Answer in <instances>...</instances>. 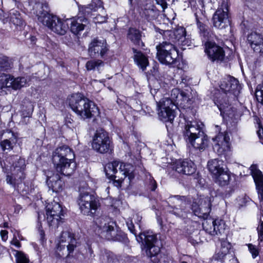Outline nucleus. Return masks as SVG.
<instances>
[{
    "instance_id": "obj_1",
    "label": "nucleus",
    "mask_w": 263,
    "mask_h": 263,
    "mask_svg": "<svg viewBox=\"0 0 263 263\" xmlns=\"http://www.w3.org/2000/svg\"><path fill=\"white\" fill-rule=\"evenodd\" d=\"M74 157L73 151L68 146L56 148L53 153L52 161L57 171L65 176L71 175L76 167Z\"/></svg>"
},
{
    "instance_id": "obj_2",
    "label": "nucleus",
    "mask_w": 263,
    "mask_h": 263,
    "mask_svg": "<svg viewBox=\"0 0 263 263\" xmlns=\"http://www.w3.org/2000/svg\"><path fill=\"white\" fill-rule=\"evenodd\" d=\"M200 208L199 210H195V215L204 219L202 226L205 231L211 235H217L224 231V223L223 221L208 219L209 214L211 211V202L209 197L200 198L198 200Z\"/></svg>"
},
{
    "instance_id": "obj_3",
    "label": "nucleus",
    "mask_w": 263,
    "mask_h": 263,
    "mask_svg": "<svg viewBox=\"0 0 263 263\" xmlns=\"http://www.w3.org/2000/svg\"><path fill=\"white\" fill-rule=\"evenodd\" d=\"M106 175L117 187L121 185L122 182L127 177L128 182L134 178V166L129 163H124L118 161L108 163L105 167Z\"/></svg>"
},
{
    "instance_id": "obj_4",
    "label": "nucleus",
    "mask_w": 263,
    "mask_h": 263,
    "mask_svg": "<svg viewBox=\"0 0 263 263\" xmlns=\"http://www.w3.org/2000/svg\"><path fill=\"white\" fill-rule=\"evenodd\" d=\"M71 108L83 120L90 119L99 114L98 107L81 93H75L69 98Z\"/></svg>"
},
{
    "instance_id": "obj_5",
    "label": "nucleus",
    "mask_w": 263,
    "mask_h": 263,
    "mask_svg": "<svg viewBox=\"0 0 263 263\" xmlns=\"http://www.w3.org/2000/svg\"><path fill=\"white\" fill-rule=\"evenodd\" d=\"M96 224L98 228V233L103 238L119 242H124L127 239L126 234L109 217H99L96 220Z\"/></svg>"
},
{
    "instance_id": "obj_6",
    "label": "nucleus",
    "mask_w": 263,
    "mask_h": 263,
    "mask_svg": "<svg viewBox=\"0 0 263 263\" xmlns=\"http://www.w3.org/2000/svg\"><path fill=\"white\" fill-rule=\"evenodd\" d=\"M136 239L139 242L142 243L146 248V254L153 263H163L165 262V257L159 253L160 248L156 246L157 238L156 235L152 232L140 233Z\"/></svg>"
},
{
    "instance_id": "obj_7",
    "label": "nucleus",
    "mask_w": 263,
    "mask_h": 263,
    "mask_svg": "<svg viewBox=\"0 0 263 263\" xmlns=\"http://www.w3.org/2000/svg\"><path fill=\"white\" fill-rule=\"evenodd\" d=\"M36 15L39 22L58 35L65 34L69 28L68 19L62 20L44 10L40 11Z\"/></svg>"
},
{
    "instance_id": "obj_8",
    "label": "nucleus",
    "mask_w": 263,
    "mask_h": 263,
    "mask_svg": "<svg viewBox=\"0 0 263 263\" xmlns=\"http://www.w3.org/2000/svg\"><path fill=\"white\" fill-rule=\"evenodd\" d=\"M208 167L216 183L220 186H225L229 183L230 173L226 167L223 161L219 159H212L208 161Z\"/></svg>"
},
{
    "instance_id": "obj_9",
    "label": "nucleus",
    "mask_w": 263,
    "mask_h": 263,
    "mask_svg": "<svg viewBox=\"0 0 263 263\" xmlns=\"http://www.w3.org/2000/svg\"><path fill=\"white\" fill-rule=\"evenodd\" d=\"M77 202L81 212L86 215L93 216L100 206L99 200L93 195L81 188Z\"/></svg>"
},
{
    "instance_id": "obj_10",
    "label": "nucleus",
    "mask_w": 263,
    "mask_h": 263,
    "mask_svg": "<svg viewBox=\"0 0 263 263\" xmlns=\"http://www.w3.org/2000/svg\"><path fill=\"white\" fill-rule=\"evenodd\" d=\"M78 246V241L72 233L63 232L57 247L56 253L60 257H67L72 254Z\"/></svg>"
},
{
    "instance_id": "obj_11",
    "label": "nucleus",
    "mask_w": 263,
    "mask_h": 263,
    "mask_svg": "<svg viewBox=\"0 0 263 263\" xmlns=\"http://www.w3.org/2000/svg\"><path fill=\"white\" fill-rule=\"evenodd\" d=\"M156 48L158 59L161 63L171 65L176 63L178 57V52L172 42L164 41L157 45Z\"/></svg>"
},
{
    "instance_id": "obj_12",
    "label": "nucleus",
    "mask_w": 263,
    "mask_h": 263,
    "mask_svg": "<svg viewBox=\"0 0 263 263\" xmlns=\"http://www.w3.org/2000/svg\"><path fill=\"white\" fill-rule=\"evenodd\" d=\"M158 114L159 119L163 122H172L175 117L176 106L173 103L171 97H164L159 101L156 100Z\"/></svg>"
},
{
    "instance_id": "obj_13",
    "label": "nucleus",
    "mask_w": 263,
    "mask_h": 263,
    "mask_svg": "<svg viewBox=\"0 0 263 263\" xmlns=\"http://www.w3.org/2000/svg\"><path fill=\"white\" fill-rule=\"evenodd\" d=\"M91 146L95 151L101 154L111 151L113 148L108 133L103 129L97 130L93 136Z\"/></svg>"
},
{
    "instance_id": "obj_14",
    "label": "nucleus",
    "mask_w": 263,
    "mask_h": 263,
    "mask_svg": "<svg viewBox=\"0 0 263 263\" xmlns=\"http://www.w3.org/2000/svg\"><path fill=\"white\" fill-rule=\"evenodd\" d=\"M46 220L49 227L57 228L61 221L63 215L62 205L57 201L48 203L46 206Z\"/></svg>"
},
{
    "instance_id": "obj_15",
    "label": "nucleus",
    "mask_w": 263,
    "mask_h": 263,
    "mask_svg": "<svg viewBox=\"0 0 263 263\" xmlns=\"http://www.w3.org/2000/svg\"><path fill=\"white\" fill-rule=\"evenodd\" d=\"M228 10L227 1L222 0L220 6L213 16V24L215 28L222 29L228 26Z\"/></svg>"
},
{
    "instance_id": "obj_16",
    "label": "nucleus",
    "mask_w": 263,
    "mask_h": 263,
    "mask_svg": "<svg viewBox=\"0 0 263 263\" xmlns=\"http://www.w3.org/2000/svg\"><path fill=\"white\" fill-rule=\"evenodd\" d=\"M214 151L218 155H222L230 150V138L226 133H220L213 138Z\"/></svg>"
},
{
    "instance_id": "obj_17",
    "label": "nucleus",
    "mask_w": 263,
    "mask_h": 263,
    "mask_svg": "<svg viewBox=\"0 0 263 263\" xmlns=\"http://www.w3.org/2000/svg\"><path fill=\"white\" fill-rule=\"evenodd\" d=\"M204 46L205 52L212 62H221L223 60L225 53L222 47L210 41H206Z\"/></svg>"
},
{
    "instance_id": "obj_18",
    "label": "nucleus",
    "mask_w": 263,
    "mask_h": 263,
    "mask_svg": "<svg viewBox=\"0 0 263 263\" xmlns=\"http://www.w3.org/2000/svg\"><path fill=\"white\" fill-rule=\"evenodd\" d=\"M164 36L169 37L168 42L173 44L178 42L179 45L182 46L189 45V41L186 37V30L183 27H178L174 31L166 30L164 32Z\"/></svg>"
},
{
    "instance_id": "obj_19",
    "label": "nucleus",
    "mask_w": 263,
    "mask_h": 263,
    "mask_svg": "<svg viewBox=\"0 0 263 263\" xmlns=\"http://www.w3.org/2000/svg\"><path fill=\"white\" fill-rule=\"evenodd\" d=\"M6 163L11 164V172L18 173V178L21 180L25 178L24 171L26 168L25 160L17 155L11 156L6 159Z\"/></svg>"
},
{
    "instance_id": "obj_20",
    "label": "nucleus",
    "mask_w": 263,
    "mask_h": 263,
    "mask_svg": "<svg viewBox=\"0 0 263 263\" xmlns=\"http://www.w3.org/2000/svg\"><path fill=\"white\" fill-rule=\"evenodd\" d=\"M171 199L175 205L171 208L169 212L179 217H185L187 213V210L186 209V197L175 195L172 197Z\"/></svg>"
},
{
    "instance_id": "obj_21",
    "label": "nucleus",
    "mask_w": 263,
    "mask_h": 263,
    "mask_svg": "<svg viewBox=\"0 0 263 263\" xmlns=\"http://www.w3.org/2000/svg\"><path fill=\"white\" fill-rule=\"evenodd\" d=\"M108 49L106 41L103 39H94L89 45L88 52L91 57H101L106 53Z\"/></svg>"
},
{
    "instance_id": "obj_22",
    "label": "nucleus",
    "mask_w": 263,
    "mask_h": 263,
    "mask_svg": "<svg viewBox=\"0 0 263 263\" xmlns=\"http://www.w3.org/2000/svg\"><path fill=\"white\" fill-rule=\"evenodd\" d=\"M220 88L226 94L229 92L236 96L239 91L240 86L239 82L236 79L229 77L221 82Z\"/></svg>"
},
{
    "instance_id": "obj_23",
    "label": "nucleus",
    "mask_w": 263,
    "mask_h": 263,
    "mask_svg": "<svg viewBox=\"0 0 263 263\" xmlns=\"http://www.w3.org/2000/svg\"><path fill=\"white\" fill-rule=\"evenodd\" d=\"M247 42L254 52L263 55V37L261 34L252 32L247 36Z\"/></svg>"
},
{
    "instance_id": "obj_24",
    "label": "nucleus",
    "mask_w": 263,
    "mask_h": 263,
    "mask_svg": "<svg viewBox=\"0 0 263 263\" xmlns=\"http://www.w3.org/2000/svg\"><path fill=\"white\" fill-rule=\"evenodd\" d=\"M171 99L176 106H180L184 108L188 106V102L190 100L189 97L186 93L177 88L172 89L171 94Z\"/></svg>"
},
{
    "instance_id": "obj_25",
    "label": "nucleus",
    "mask_w": 263,
    "mask_h": 263,
    "mask_svg": "<svg viewBox=\"0 0 263 263\" xmlns=\"http://www.w3.org/2000/svg\"><path fill=\"white\" fill-rule=\"evenodd\" d=\"M200 132V126L196 122L187 121L183 130L184 139L187 142Z\"/></svg>"
},
{
    "instance_id": "obj_26",
    "label": "nucleus",
    "mask_w": 263,
    "mask_h": 263,
    "mask_svg": "<svg viewBox=\"0 0 263 263\" xmlns=\"http://www.w3.org/2000/svg\"><path fill=\"white\" fill-rule=\"evenodd\" d=\"M175 170L178 173L191 175L195 173V166L192 161L184 160L176 163Z\"/></svg>"
},
{
    "instance_id": "obj_27",
    "label": "nucleus",
    "mask_w": 263,
    "mask_h": 263,
    "mask_svg": "<svg viewBox=\"0 0 263 263\" xmlns=\"http://www.w3.org/2000/svg\"><path fill=\"white\" fill-rule=\"evenodd\" d=\"M99 9H101L102 12H104L102 3L100 0H93L89 5L82 7L80 9V12L85 16L89 17L94 16L93 12H96Z\"/></svg>"
},
{
    "instance_id": "obj_28",
    "label": "nucleus",
    "mask_w": 263,
    "mask_h": 263,
    "mask_svg": "<svg viewBox=\"0 0 263 263\" xmlns=\"http://www.w3.org/2000/svg\"><path fill=\"white\" fill-rule=\"evenodd\" d=\"M208 141L207 136L200 132L199 134H197L196 136L189 141L187 143H190L195 149L203 151L208 146Z\"/></svg>"
},
{
    "instance_id": "obj_29",
    "label": "nucleus",
    "mask_w": 263,
    "mask_h": 263,
    "mask_svg": "<svg viewBox=\"0 0 263 263\" xmlns=\"http://www.w3.org/2000/svg\"><path fill=\"white\" fill-rule=\"evenodd\" d=\"M232 245L230 242L225 239L221 240V246L219 250L215 255V258L217 260H222L227 256L229 258H233V255L231 254V249Z\"/></svg>"
},
{
    "instance_id": "obj_30",
    "label": "nucleus",
    "mask_w": 263,
    "mask_h": 263,
    "mask_svg": "<svg viewBox=\"0 0 263 263\" xmlns=\"http://www.w3.org/2000/svg\"><path fill=\"white\" fill-rule=\"evenodd\" d=\"M68 21L70 22V31L74 34H78L84 30L88 22L86 18L82 19L80 17L77 18L68 19Z\"/></svg>"
},
{
    "instance_id": "obj_31",
    "label": "nucleus",
    "mask_w": 263,
    "mask_h": 263,
    "mask_svg": "<svg viewBox=\"0 0 263 263\" xmlns=\"http://www.w3.org/2000/svg\"><path fill=\"white\" fill-rule=\"evenodd\" d=\"M47 183L49 189L55 193L62 191L65 184L58 175L49 178L47 180Z\"/></svg>"
},
{
    "instance_id": "obj_32",
    "label": "nucleus",
    "mask_w": 263,
    "mask_h": 263,
    "mask_svg": "<svg viewBox=\"0 0 263 263\" xmlns=\"http://www.w3.org/2000/svg\"><path fill=\"white\" fill-rule=\"evenodd\" d=\"M134 53V59L135 63L142 71H144L149 65L147 57L142 52L133 48Z\"/></svg>"
},
{
    "instance_id": "obj_33",
    "label": "nucleus",
    "mask_w": 263,
    "mask_h": 263,
    "mask_svg": "<svg viewBox=\"0 0 263 263\" xmlns=\"http://www.w3.org/2000/svg\"><path fill=\"white\" fill-rule=\"evenodd\" d=\"M141 13L142 16L148 22L156 20L159 15V11L152 5H146Z\"/></svg>"
},
{
    "instance_id": "obj_34",
    "label": "nucleus",
    "mask_w": 263,
    "mask_h": 263,
    "mask_svg": "<svg viewBox=\"0 0 263 263\" xmlns=\"http://www.w3.org/2000/svg\"><path fill=\"white\" fill-rule=\"evenodd\" d=\"M127 38L135 45L139 47L144 46V44L141 41V34L139 30L130 28L128 31Z\"/></svg>"
},
{
    "instance_id": "obj_35",
    "label": "nucleus",
    "mask_w": 263,
    "mask_h": 263,
    "mask_svg": "<svg viewBox=\"0 0 263 263\" xmlns=\"http://www.w3.org/2000/svg\"><path fill=\"white\" fill-rule=\"evenodd\" d=\"M196 23L197 27L199 30L200 34L204 39V41H210V36H211L209 31V28L208 26L201 23L198 18L196 17Z\"/></svg>"
},
{
    "instance_id": "obj_36",
    "label": "nucleus",
    "mask_w": 263,
    "mask_h": 263,
    "mask_svg": "<svg viewBox=\"0 0 263 263\" xmlns=\"http://www.w3.org/2000/svg\"><path fill=\"white\" fill-rule=\"evenodd\" d=\"M104 65V62L100 60H91L87 62L86 68L87 70H98L100 71Z\"/></svg>"
},
{
    "instance_id": "obj_37",
    "label": "nucleus",
    "mask_w": 263,
    "mask_h": 263,
    "mask_svg": "<svg viewBox=\"0 0 263 263\" xmlns=\"http://www.w3.org/2000/svg\"><path fill=\"white\" fill-rule=\"evenodd\" d=\"M29 81V79L27 77H22L14 78L13 77L12 88L16 90L25 87L27 85Z\"/></svg>"
},
{
    "instance_id": "obj_38",
    "label": "nucleus",
    "mask_w": 263,
    "mask_h": 263,
    "mask_svg": "<svg viewBox=\"0 0 263 263\" xmlns=\"http://www.w3.org/2000/svg\"><path fill=\"white\" fill-rule=\"evenodd\" d=\"M10 18L11 22L16 26H22L24 24V21L20 13L16 10H12L11 11Z\"/></svg>"
},
{
    "instance_id": "obj_39",
    "label": "nucleus",
    "mask_w": 263,
    "mask_h": 263,
    "mask_svg": "<svg viewBox=\"0 0 263 263\" xmlns=\"http://www.w3.org/2000/svg\"><path fill=\"white\" fill-rule=\"evenodd\" d=\"M11 63L8 58L4 56H0V71H5L11 68Z\"/></svg>"
},
{
    "instance_id": "obj_40",
    "label": "nucleus",
    "mask_w": 263,
    "mask_h": 263,
    "mask_svg": "<svg viewBox=\"0 0 263 263\" xmlns=\"http://www.w3.org/2000/svg\"><path fill=\"white\" fill-rule=\"evenodd\" d=\"M18 173L12 172V175H7L6 177V182L12 186H14L16 181H21L22 180L18 178Z\"/></svg>"
},
{
    "instance_id": "obj_41",
    "label": "nucleus",
    "mask_w": 263,
    "mask_h": 263,
    "mask_svg": "<svg viewBox=\"0 0 263 263\" xmlns=\"http://www.w3.org/2000/svg\"><path fill=\"white\" fill-rule=\"evenodd\" d=\"M2 76L3 79L5 80L3 81L4 89L12 88L13 76L4 73H2Z\"/></svg>"
},
{
    "instance_id": "obj_42",
    "label": "nucleus",
    "mask_w": 263,
    "mask_h": 263,
    "mask_svg": "<svg viewBox=\"0 0 263 263\" xmlns=\"http://www.w3.org/2000/svg\"><path fill=\"white\" fill-rule=\"evenodd\" d=\"M1 147L3 151L6 150L10 151L13 148V143L10 139H5L0 143Z\"/></svg>"
},
{
    "instance_id": "obj_43",
    "label": "nucleus",
    "mask_w": 263,
    "mask_h": 263,
    "mask_svg": "<svg viewBox=\"0 0 263 263\" xmlns=\"http://www.w3.org/2000/svg\"><path fill=\"white\" fill-rule=\"evenodd\" d=\"M17 263H29V259L25 254L21 252L17 251L16 254Z\"/></svg>"
},
{
    "instance_id": "obj_44",
    "label": "nucleus",
    "mask_w": 263,
    "mask_h": 263,
    "mask_svg": "<svg viewBox=\"0 0 263 263\" xmlns=\"http://www.w3.org/2000/svg\"><path fill=\"white\" fill-rule=\"evenodd\" d=\"M27 109L26 110L23 109L22 110V116L24 118L30 117L32 115L33 110V106L31 103H29L27 106Z\"/></svg>"
},
{
    "instance_id": "obj_45",
    "label": "nucleus",
    "mask_w": 263,
    "mask_h": 263,
    "mask_svg": "<svg viewBox=\"0 0 263 263\" xmlns=\"http://www.w3.org/2000/svg\"><path fill=\"white\" fill-rule=\"evenodd\" d=\"M93 22L96 23L101 24L105 22L107 20V15H102L100 14L97 15L93 17Z\"/></svg>"
},
{
    "instance_id": "obj_46",
    "label": "nucleus",
    "mask_w": 263,
    "mask_h": 263,
    "mask_svg": "<svg viewBox=\"0 0 263 263\" xmlns=\"http://www.w3.org/2000/svg\"><path fill=\"white\" fill-rule=\"evenodd\" d=\"M258 235V240L260 241H263V221L260 220V223L257 228Z\"/></svg>"
},
{
    "instance_id": "obj_47",
    "label": "nucleus",
    "mask_w": 263,
    "mask_h": 263,
    "mask_svg": "<svg viewBox=\"0 0 263 263\" xmlns=\"http://www.w3.org/2000/svg\"><path fill=\"white\" fill-rule=\"evenodd\" d=\"M248 248L250 253L252 254L253 258L257 257L258 254V252L255 247L251 244H249Z\"/></svg>"
},
{
    "instance_id": "obj_48",
    "label": "nucleus",
    "mask_w": 263,
    "mask_h": 263,
    "mask_svg": "<svg viewBox=\"0 0 263 263\" xmlns=\"http://www.w3.org/2000/svg\"><path fill=\"white\" fill-rule=\"evenodd\" d=\"M257 134L259 139L260 140V142L263 143L262 140H263V128L260 123H258V130H257Z\"/></svg>"
},
{
    "instance_id": "obj_49",
    "label": "nucleus",
    "mask_w": 263,
    "mask_h": 263,
    "mask_svg": "<svg viewBox=\"0 0 263 263\" xmlns=\"http://www.w3.org/2000/svg\"><path fill=\"white\" fill-rule=\"evenodd\" d=\"M150 182H149V185H151V189L152 191H154L156 190L157 188V183L155 180H154L153 177L150 176L149 178Z\"/></svg>"
},
{
    "instance_id": "obj_50",
    "label": "nucleus",
    "mask_w": 263,
    "mask_h": 263,
    "mask_svg": "<svg viewBox=\"0 0 263 263\" xmlns=\"http://www.w3.org/2000/svg\"><path fill=\"white\" fill-rule=\"evenodd\" d=\"M158 5H160L164 10L167 7L166 0H155Z\"/></svg>"
},
{
    "instance_id": "obj_51",
    "label": "nucleus",
    "mask_w": 263,
    "mask_h": 263,
    "mask_svg": "<svg viewBox=\"0 0 263 263\" xmlns=\"http://www.w3.org/2000/svg\"><path fill=\"white\" fill-rule=\"evenodd\" d=\"M200 208L199 205V202H198V200H196L193 202L192 204L191 209L193 211V212L195 215V210H199V208Z\"/></svg>"
},
{
    "instance_id": "obj_52",
    "label": "nucleus",
    "mask_w": 263,
    "mask_h": 263,
    "mask_svg": "<svg viewBox=\"0 0 263 263\" xmlns=\"http://www.w3.org/2000/svg\"><path fill=\"white\" fill-rule=\"evenodd\" d=\"M151 93L153 96H154L155 99L156 100V98H158V96H157V93H161V90L157 89H151Z\"/></svg>"
},
{
    "instance_id": "obj_53",
    "label": "nucleus",
    "mask_w": 263,
    "mask_h": 263,
    "mask_svg": "<svg viewBox=\"0 0 263 263\" xmlns=\"http://www.w3.org/2000/svg\"><path fill=\"white\" fill-rule=\"evenodd\" d=\"M11 244L15 246L17 248H20L21 246V243L16 238H13L11 241Z\"/></svg>"
},
{
    "instance_id": "obj_54",
    "label": "nucleus",
    "mask_w": 263,
    "mask_h": 263,
    "mask_svg": "<svg viewBox=\"0 0 263 263\" xmlns=\"http://www.w3.org/2000/svg\"><path fill=\"white\" fill-rule=\"evenodd\" d=\"M8 232L6 230H2L1 231V235L3 239H5L7 238Z\"/></svg>"
},
{
    "instance_id": "obj_55",
    "label": "nucleus",
    "mask_w": 263,
    "mask_h": 263,
    "mask_svg": "<svg viewBox=\"0 0 263 263\" xmlns=\"http://www.w3.org/2000/svg\"><path fill=\"white\" fill-rule=\"evenodd\" d=\"M3 81H5V80L3 79L2 73H0V90H3L4 89Z\"/></svg>"
},
{
    "instance_id": "obj_56",
    "label": "nucleus",
    "mask_w": 263,
    "mask_h": 263,
    "mask_svg": "<svg viewBox=\"0 0 263 263\" xmlns=\"http://www.w3.org/2000/svg\"><path fill=\"white\" fill-rule=\"evenodd\" d=\"M128 229L132 233L136 236V233H135V230L134 229V226L132 224H130V226H128Z\"/></svg>"
},
{
    "instance_id": "obj_57",
    "label": "nucleus",
    "mask_w": 263,
    "mask_h": 263,
    "mask_svg": "<svg viewBox=\"0 0 263 263\" xmlns=\"http://www.w3.org/2000/svg\"><path fill=\"white\" fill-rule=\"evenodd\" d=\"M190 242H191L193 245H195L196 243H197V241H191V239L190 240Z\"/></svg>"
},
{
    "instance_id": "obj_58",
    "label": "nucleus",
    "mask_w": 263,
    "mask_h": 263,
    "mask_svg": "<svg viewBox=\"0 0 263 263\" xmlns=\"http://www.w3.org/2000/svg\"><path fill=\"white\" fill-rule=\"evenodd\" d=\"M41 218V215H40V214H39V215H38V219H39V220H40Z\"/></svg>"
},
{
    "instance_id": "obj_59",
    "label": "nucleus",
    "mask_w": 263,
    "mask_h": 263,
    "mask_svg": "<svg viewBox=\"0 0 263 263\" xmlns=\"http://www.w3.org/2000/svg\"><path fill=\"white\" fill-rule=\"evenodd\" d=\"M181 263H187V262H186V261H183L181 262Z\"/></svg>"
},
{
    "instance_id": "obj_60",
    "label": "nucleus",
    "mask_w": 263,
    "mask_h": 263,
    "mask_svg": "<svg viewBox=\"0 0 263 263\" xmlns=\"http://www.w3.org/2000/svg\"><path fill=\"white\" fill-rule=\"evenodd\" d=\"M4 163L5 165H6V163L5 162H4Z\"/></svg>"
},
{
    "instance_id": "obj_61",
    "label": "nucleus",
    "mask_w": 263,
    "mask_h": 263,
    "mask_svg": "<svg viewBox=\"0 0 263 263\" xmlns=\"http://www.w3.org/2000/svg\"><path fill=\"white\" fill-rule=\"evenodd\" d=\"M1 165H3V163L2 162H1Z\"/></svg>"
},
{
    "instance_id": "obj_62",
    "label": "nucleus",
    "mask_w": 263,
    "mask_h": 263,
    "mask_svg": "<svg viewBox=\"0 0 263 263\" xmlns=\"http://www.w3.org/2000/svg\"><path fill=\"white\" fill-rule=\"evenodd\" d=\"M132 0H129V1L131 2Z\"/></svg>"
}]
</instances>
